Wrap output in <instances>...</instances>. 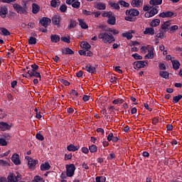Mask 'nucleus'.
Listing matches in <instances>:
<instances>
[{
  "instance_id": "obj_1",
  "label": "nucleus",
  "mask_w": 182,
  "mask_h": 182,
  "mask_svg": "<svg viewBox=\"0 0 182 182\" xmlns=\"http://www.w3.org/2000/svg\"><path fill=\"white\" fill-rule=\"evenodd\" d=\"M98 38L100 41H102L103 43H113V42L116 41V39H114V36H113V34L112 33H107V32H102L98 35Z\"/></svg>"
},
{
  "instance_id": "obj_2",
  "label": "nucleus",
  "mask_w": 182,
  "mask_h": 182,
  "mask_svg": "<svg viewBox=\"0 0 182 182\" xmlns=\"http://www.w3.org/2000/svg\"><path fill=\"white\" fill-rule=\"evenodd\" d=\"M125 15L127 16L125 17V21H128V22H134V21H136L134 17L139 16V15H140V11L136 9H130L126 10Z\"/></svg>"
},
{
  "instance_id": "obj_3",
  "label": "nucleus",
  "mask_w": 182,
  "mask_h": 182,
  "mask_svg": "<svg viewBox=\"0 0 182 182\" xmlns=\"http://www.w3.org/2000/svg\"><path fill=\"white\" fill-rule=\"evenodd\" d=\"M75 170H76V166H75V164H71L66 165L67 177H73V176H75Z\"/></svg>"
},
{
  "instance_id": "obj_4",
  "label": "nucleus",
  "mask_w": 182,
  "mask_h": 182,
  "mask_svg": "<svg viewBox=\"0 0 182 182\" xmlns=\"http://www.w3.org/2000/svg\"><path fill=\"white\" fill-rule=\"evenodd\" d=\"M26 159H28V168H31V170L35 168L36 166L39 163V161L38 159H33L31 156H27Z\"/></svg>"
},
{
  "instance_id": "obj_5",
  "label": "nucleus",
  "mask_w": 182,
  "mask_h": 182,
  "mask_svg": "<svg viewBox=\"0 0 182 182\" xmlns=\"http://www.w3.org/2000/svg\"><path fill=\"white\" fill-rule=\"evenodd\" d=\"M22 176L21 174H18L15 176V174L11 173L7 177L9 182H21Z\"/></svg>"
},
{
  "instance_id": "obj_6",
  "label": "nucleus",
  "mask_w": 182,
  "mask_h": 182,
  "mask_svg": "<svg viewBox=\"0 0 182 182\" xmlns=\"http://www.w3.org/2000/svg\"><path fill=\"white\" fill-rule=\"evenodd\" d=\"M51 22L52 20L48 17H43L42 19L39 21V23H41L44 28H48V26L50 25Z\"/></svg>"
},
{
  "instance_id": "obj_7",
  "label": "nucleus",
  "mask_w": 182,
  "mask_h": 182,
  "mask_svg": "<svg viewBox=\"0 0 182 182\" xmlns=\"http://www.w3.org/2000/svg\"><path fill=\"white\" fill-rule=\"evenodd\" d=\"M85 69H86V71L88 73H91V75H96V73H97L96 67L92 65V64H87Z\"/></svg>"
},
{
  "instance_id": "obj_8",
  "label": "nucleus",
  "mask_w": 182,
  "mask_h": 182,
  "mask_svg": "<svg viewBox=\"0 0 182 182\" xmlns=\"http://www.w3.org/2000/svg\"><path fill=\"white\" fill-rule=\"evenodd\" d=\"M62 21V17L59 15H55L52 18V22L55 26H60V21Z\"/></svg>"
},
{
  "instance_id": "obj_9",
  "label": "nucleus",
  "mask_w": 182,
  "mask_h": 182,
  "mask_svg": "<svg viewBox=\"0 0 182 182\" xmlns=\"http://www.w3.org/2000/svg\"><path fill=\"white\" fill-rule=\"evenodd\" d=\"M24 77H39L40 80H41V73L38 72V71H33L30 72V73H27L26 74V75H23Z\"/></svg>"
},
{
  "instance_id": "obj_10",
  "label": "nucleus",
  "mask_w": 182,
  "mask_h": 182,
  "mask_svg": "<svg viewBox=\"0 0 182 182\" xmlns=\"http://www.w3.org/2000/svg\"><path fill=\"white\" fill-rule=\"evenodd\" d=\"M132 65L134 66V69H141V68H144V66H146V64H144V61L143 60L135 61Z\"/></svg>"
},
{
  "instance_id": "obj_11",
  "label": "nucleus",
  "mask_w": 182,
  "mask_h": 182,
  "mask_svg": "<svg viewBox=\"0 0 182 182\" xmlns=\"http://www.w3.org/2000/svg\"><path fill=\"white\" fill-rule=\"evenodd\" d=\"M11 161L14 163L16 166H19L21 164V159H19V154H14L11 156Z\"/></svg>"
},
{
  "instance_id": "obj_12",
  "label": "nucleus",
  "mask_w": 182,
  "mask_h": 182,
  "mask_svg": "<svg viewBox=\"0 0 182 182\" xmlns=\"http://www.w3.org/2000/svg\"><path fill=\"white\" fill-rule=\"evenodd\" d=\"M131 5L133 8H140L143 6V0H132Z\"/></svg>"
},
{
  "instance_id": "obj_13",
  "label": "nucleus",
  "mask_w": 182,
  "mask_h": 182,
  "mask_svg": "<svg viewBox=\"0 0 182 182\" xmlns=\"http://www.w3.org/2000/svg\"><path fill=\"white\" fill-rule=\"evenodd\" d=\"M170 25H171V23H170L169 21H165L164 22V23L161 26V29L164 31V32H168L169 29H170Z\"/></svg>"
},
{
  "instance_id": "obj_14",
  "label": "nucleus",
  "mask_w": 182,
  "mask_h": 182,
  "mask_svg": "<svg viewBox=\"0 0 182 182\" xmlns=\"http://www.w3.org/2000/svg\"><path fill=\"white\" fill-rule=\"evenodd\" d=\"M174 16L173 11H166L159 14L160 18H172Z\"/></svg>"
},
{
  "instance_id": "obj_15",
  "label": "nucleus",
  "mask_w": 182,
  "mask_h": 182,
  "mask_svg": "<svg viewBox=\"0 0 182 182\" xmlns=\"http://www.w3.org/2000/svg\"><path fill=\"white\" fill-rule=\"evenodd\" d=\"M62 55H75V51L70 49V48H65L61 49Z\"/></svg>"
},
{
  "instance_id": "obj_16",
  "label": "nucleus",
  "mask_w": 182,
  "mask_h": 182,
  "mask_svg": "<svg viewBox=\"0 0 182 182\" xmlns=\"http://www.w3.org/2000/svg\"><path fill=\"white\" fill-rule=\"evenodd\" d=\"M50 39L52 43H58V42L60 41V36L57 34H51Z\"/></svg>"
},
{
  "instance_id": "obj_17",
  "label": "nucleus",
  "mask_w": 182,
  "mask_h": 182,
  "mask_svg": "<svg viewBox=\"0 0 182 182\" xmlns=\"http://www.w3.org/2000/svg\"><path fill=\"white\" fill-rule=\"evenodd\" d=\"M13 8L15 9L17 14H26L25 11H23L22 6L18 4H14Z\"/></svg>"
},
{
  "instance_id": "obj_18",
  "label": "nucleus",
  "mask_w": 182,
  "mask_h": 182,
  "mask_svg": "<svg viewBox=\"0 0 182 182\" xmlns=\"http://www.w3.org/2000/svg\"><path fill=\"white\" fill-rule=\"evenodd\" d=\"M0 129L2 132H5V130H10L11 126L6 122H1Z\"/></svg>"
},
{
  "instance_id": "obj_19",
  "label": "nucleus",
  "mask_w": 182,
  "mask_h": 182,
  "mask_svg": "<svg viewBox=\"0 0 182 182\" xmlns=\"http://www.w3.org/2000/svg\"><path fill=\"white\" fill-rule=\"evenodd\" d=\"M79 149H80V146L79 145L75 146L73 145V144H70L67 146V150L68 151H77Z\"/></svg>"
},
{
  "instance_id": "obj_20",
  "label": "nucleus",
  "mask_w": 182,
  "mask_h": 182,
  "mask_svg": "<svg viewBox=\"0 0 182 182\" xmlns=\"http://www.w3.org/2000/svg\"><path fill=\"white\" fill-rule=\"evenodd\" d=\"M0 33L3 36H10L11 32L9 30L6 29L5 27H0Z\"/></svg>"
},
{
  "instance_id": "obj_21",
  "label": "nucleus",
  "mask_w": 182,
  "mask_h": 182,
  "mask_svg": "<svg viewBox=\"0 0 182 182\" xmlns=\"http://www.w3.org/2000/svg\"><path fill=\"white\" fill-rule=\"evenodd\" d=\"M171 63H172L173 69H174V70H178V69H180V66L181 65L180 64V62L178 60H171Z\"/></svg>"
},
{
  "instance_id": "obj_22",
  "label": "nucleus",
  "mask_w": 182,
  "mask_h": 182,
  "mask_svg": "<svg viewBox=\"0 0 182 182\" xmlns=\"http://www.w3.org/2000/svg\"><path fill=\"white\" fill-rule=\"evenodd\" d=\"M107 23L109 25H116V17H114V14L112 13L110 17H108Z\"/></svg>"
},
{
  "instance_id": "obj_23",
  "label": "nucleus",
  "mask_w": 182,
  "mask_h": 182,
  "mask_svg": "<svg viewBox=\"0 0 182 182\" xmlns=\"http://www.w3.org/2000/svg\"><path fill=\"white\" fill-rule=\"evenodd\" d=\"M155 33V31L153 27L146 28L145 31H144V35H151L153 36Z\"/></svg>"
},
{
  "instance_id": "obj_24",
  "label": "nucleus",
  "mask_w": 182,
  "mask_h": 182,
  "mask_svg": "<svg viewBox=\"0 0 182 182\" xmlns=\"http://www.w3.org/2000/svg\"><path fill=\"white\" fill-rule=\"evenodd\" d=\"M39 11H41V6L39 5H38V4L34 3L32 4V12L34 14H38V12H39Z\"/></svg>"
},
{
  "instance_id": "obj_25",
  "label": "nucleus",
  "mask_w": 182,
  "mask_h": 182,
  "mask_svg": "<svg viewBox=\"0 0 182 182\" xmlns=\"http://www.w3.org/2000/svg\"><path fill=\"white\" fill-rule=\"evenodd\" d=\"M50 168V165L48 162L46 161L44 164L41 165V171H46Z\"/></svg>"
},
{
  "instance_id": "obj_26",
  "label": "nucleus",
  "mask_w": 182,
  "mask_h": 182,
  "mask_svg": "<svg viewBox=\"0 0 182 182\" xmlns=\"http://www.w3.org/2000/svg\"><path fill=\"white\" fill-rule=\"evenodd\" d=\"M77 21H78L79 25L82 29H87V28H89V26H87L86 22H85V21L83 19L78 18Z\"/></svg>"
},
{
  "instance_id": "obj_27",
  "label": "nucleus",
  "mask_w": 182,
  "mask_h": 182,
  "mask_svg": "<svg viewBox=\"0 0 182 182\" xmlns=\"http://www.w3.org/2000/svg\"><path fill=\"white\" fill-rule=\"evenodd\" d=\"M80 48L87 50L90 49V48H92V46H90V44L86 41H82V42H81Z\"/></svg>"
},
{
  "instance_id": "obj_28",
  "label": "nucleus",
  "mask_w": 182,
  "mask_h": 182,
  "mask_svg": "<svg viewBox=\"0 0 182 182\" xmlns=\"http://www.w3.org/2000/svg\"><path fill=\"white\" fill-rule=\"evenodd\" d=\"M6 14H8V9L3 7L0 9V16L2 18H6Z\"/></svg>"
},
{
  "instance_id": "obj_29",
  "label": "nucleus",
  "mask_w": 182,
  "mask_h": 182,
  "mask_svg": "<svg viewBox=\"0 0 182 182\" xmlns=\"http://www.w3.org/2000/svg\"><path fill=\"white\" fill-rule=\"evenodd\" d=\"M150 25L152 28L159 26V25H160V19L155 18V19L152 20L150 23Z\"/></svg>"
},
{
  "instance_id": "obj_30",
  "label": "nucleus",
  "mask_w": 182,
  "mask_h": 182,
  "mask_svg": "<svg viewBox=\"0 0 182 182\" xmlns=\"http://www.w3.org/2000/svg\"><path fill=\"white\" fill-rule=\"evenodd\" d=\"M60 5V0H51L50 6L53 8H58Z\"/></svg>"
},
{
  "instance_id": "obj_31",
  "label": "nucleus",
  "mask_w": 182,
  "mask_h": 182,
  "mask_svg": "<svg viewBox=\"0 0 182 182\" xmlns=\"http://www.w3.org/2000/svg\"><path fill=\"white\" fill-rule=\"evenodd\" d=\"M96 8L99 9V11H105V9H106V4H105V3H97Z\"/></svg>"
},
{
  "instance_id": "obj_32",
  "label": "nucleus",
  "mask_w": 182,
  "mask_h": 182,
  "mask_svg": "<svg viewBox=\"0 0 182 182\" xmlns=\"http://www.w3.org/2000/svg\"><path fill=\"white\" fill-rule=\"evenodd\" d=\"M77 23H76V21L70 19V25L68 26V29H72L73 28H76Z\"/></svg>"
},
{
  "instance_id": "obj_33",
  "label": "nucleus",
  "mask_w": 182,
  "mask_h": 182,
  "mask_svg": "<svg viewBox=\"0 0 182 182\" xmlns=\"http://www.w3.org/2000/svg\"><path fill=\"white\" fill-rule=\"evenodd\" d=\"M38 69H39V65H36V64H32L31 65V70H28L27 73H30V72L33 73V72H37Z\"/></svg>"
},
{
  "instance_id": "obj_34",
  "label": "nucleus",
  "mask_w": 182,
  "mask_h": 182,
  "mask_svg": "<svg viewBox=\"0 0 182 182\" xmlns=\"http://www.w3.org/2000/svg\"><path fill=\"white\" fill-rule=\"evenodd\" d=\"M159 75H161V77H164V79H168L170 74L167 71H161Z\"/></svg>"
},
{
  "instance_id": "obj_35",
  "label": "nucleus",
  "mask_w": 182,
  "mask_h": 182,
  "mask_svg": "<svg viewBox=\"0 0 182 182\" xmlns=\"http://www.w3.org/2000/svg\"><path fill=\"white\" fill-rule=\"evenodd\" d=\"M109 5L112 6V8L116 9V11H119V9H120V4L119 1L117 3L111 2Z\"/></svg>"
},
{
  "instance_id": "obj_36",
  "label": "nucleus",
  "mask_w": 182,
  "mask_h": 182,
  "mask_svg": "<svg viewBox=\"0 0 182 182\" xmlns=\"http://www.w3.org/2000/svg\"><path fill=\"white\" fill-rule=\"evenodd\" d=\"M157 8H159V6H156V7H153L149 13L151 14V16H154V15H157V14H159V9H157Z\"/></svg>"
},
{
  "instance_id": "obj_37",
  "label": "nucleus",
  "mask_w": 182,
  "mask_h": 182,
  "mask_svg": "<svg viewBox=\"0 0 182 182\" xmlns=\"http://www.w3.org/2000/svg\"><path fill=\"white\" fill-rule=\"evenodd\" d=\"M122 36L123 38H127L128 41H130V39L133 38V35L132 34V33H130V31L127 33H123Z\"/></svg>"
},
{
  "instance_id": "obj_38",
  "label": "nucleus",
  "mask_w": 182,
  "mask_h": 182,
  "mask_svg": "<svg viewBox=\"0 0 182 182\" xmlns=\"http://www.w3.org/2000/svg\"><path fill=\"white\" fill-rule=\"evenodd\" d=\"M149 4L150 5H161L163 0H151Z\"/></svg>"
},
{
  "instance_id": "obj_39",
  "label": "nucleus",
  "mask_w": 182,
  "mask_h": 182,
  "mask_svg": "<svg viewBox=\"0 0 182 182\" xmlns=\"http://www.w3.org/2000/svg\"><path fill=\"white\" fill-rule=\"evenodd\" d=\"M177 29H178V26L177 25L169 26V33H174Z\"/></svg>"
},
{
  "instance_id": "obj_40",
  "label": "nucleus",
  "mask_w": 182,
  "mask_h": 182,
  "mask_svg": "<svg viewBox=\"0 0 182 182\" xmlns=\"http://www.w3.org/2000/svg\"><path fill=\"white\" fill-rule=\"evenodd\" d=\"M181 99H182V95H178V96L173 97L172 102L174 104L178 103V102H180V100H181Z\"/></svg>"
},
{
  "instance_id": "obj_41",
  "label": "nucleus",
  "mask_w": 182,
  "mask_h": 182,
  "mask_svg": "<svg viewBox=\"0 0 182 182\" xmlns=\"http://www.w3.org/2000/svg\"><path fill=\"white\" fill-rule=\"evenodd\" d=\"M36 38L31 36L28 39V45H36Z\"/></svg>"
},
{
  "instance_id": "obj_42",
  "label": "nucleus",
  "mask_w": 182,
  "mask_h": 182,
  "mask_svg": "<svg viewBox=\"0 0 182 182\" xmlns=\"http://www.w3.org/2000/svg\"><path fill=\"white\" fill-rule=\"evenodd\" d=\"M89 150L90 153H96V151H97V146L95 144H92L89 146Z\"/></svg>"
},
{
  "instance_id": "obj_43",
  "label": "nucleus",
  "mask_w": 182,
  "mask_h": 182,
  "mask_svg": "<svg viewBox=\"0 0 182 182\" xmlns=\"http://www.w3.org/2000/svg\"><path fill=\"white\" fill-rule=\"evenodd\" d=\"M132 56L134 58V59H135V60H141V59H143V57L139 55L137 53L132 54Z\"/></svg>"
},
{
  "instance_id": "obj_44",
  "label": "nucleus",
  "mask_w": 182,
  "mask_h": 182,
  "mask_svg": "<svg viewBox=\"0 0 182 182\" xmlns=\"http://www.w3.org/2000/svg\"><path fill=\"white\" fill-rule=\"evenodd\" d=\"M154 58V53L151 50L145 55V59H153Z\"/></svg>"
},
{
  "instance_id": "obj_45",
  "label": "nucleus",
  "mask_w": 182,
  "mask_h": 182,
  "mask_svg": "<svg viewBox=\"0 0 182 182\" xmlns=\"http://www.w3.org/2000/svg\"><path fill=\"white\" fill-rule=\"evenodd\" d=\"M119 5L121 6H124V8H129L130 6V4L123 0L119 1Z\"/></svg>"
},
{
  "instance_id": "obj_46",
  "label": "nucleus",
  "mask_w": 182,
  "mask_h": 182,
  "mask_svg": "<svg viewBox=\"0 0 182 182\" xmlns=\"http://www.w3.org/2000/svg\"><path fill=\"white\" fill-rule=\"evenodd\" d=\"M96 182H106V177L105 176H97L95 178Z\"/></svg>"
},
{
  "instance_id": "obj_47",
  "label": "nucleus",
  "mask_w": 182,
  "mask_h": 182,
  "mask_svg": "<svg viewBox=\"0 0 182 182\" xmlns=\"http://www.w3.org/2000/svg\"><path fill=\"white\" fill-rule=\"evenodd\" d=\"M111 15H113V12L112 11H105L102 14V16L103 18H109L111 16Z\"/></svg>"
},
{
  "instance_id": "obj_48",
  "label": "nucleus",
  "mask_w": 182,
  "mask_h": 182,
  "mask_svg": "<svg viewBox=\"0 0 182 182\" xmlns=\"http://www.w3.org/2000/svg\"><path fill=\"white\" fill-rule=\"evenodd\" d=\"M36 139L40 141H43L45 140V137L41 133H37L36 134Z\"/></svg>"
},
{
  "instance_id": "obj_49",
  "label": "nucleus",
  "mask_w": 182,
  "mask_h": 182,
  "mask_svg": "<svg viewBox=\"0 0 182 182\" xmlns=\"http://www.w3.org/2000/svg\"><path fill=\"white\" fill-rule=\"evenodd\" d=\"M59 82L60 83H62L63 85H64L65 86H70V82H69V81L64 80L63 78H60L59 80Z\"/></svg>"
},
{
  "instance_id": "obj_50",
  "label": "nucleus",
  "mask_w": 182,
  "mask_h": 182,
  "mask_svg": "<svg viewBox=\"0 0 182 182\" xmlns=\"http://www.w3.org/2000/svg\"><path fill=\"white\" fill-rule=\"evenodd\" d=\"M112 103H113L114 105H119H119H122V103H124V100L118 98V99H117V100H114L112 102Z\"/></svg>"
},
{
  "instance_id": "obj_51",
  "label": "nucleus",
  "mask_w": 182,
  "mask_h": 182,
  "mask_svg": "<svg viewBox=\"0 0 182 182\" xmlns=\"http://www.w3.org/2000/svg\"><path fill=\"white\" fill-rule=\"evenodd\" d=\"M73 8H76L77 9H79L80 8V3L79 1L75 0L74 3L72 4Z\"/></svg>"
},
{
  "instance_id": "obj_52",
  "label": "nucleus",
  "mask_w": 182,
  "mask_h": 182,
  "mask_svg": "<svg viewBox=\"0 0 182 182\" xmlns=\"http://www.w3.org/2000/svg\"><path fill=\"white\" fill-rule=\"evenodd\" d=\"M164 31H161V29H159V33H157L156 38H159V39H164Z\"/></svg>"
},
{
  "instance_id": "obj_53",
  "label": "nucleus",
  "mask_w": 182,
  "mask_h": 182,
  "mask_svg": "<svg viewBox=\"0 0 182 182\" xmlns=\"http://www.w3.org/2000/svg\"><path fill=\"white\" fill-rule=\"evenodd\" d=\"M60 12L65 13L66 11H68V6L65 4H63L60 6Z\"/></svg>"
},
{
  "instance_id": "obj_54",
  "label": "nucleus",
  "mask_w": 182,
  "mask_h": 182,
  "mask_svg": "<svg viewBox=\"0 0 182 182\" xmlns=\"http://www.w3.org/2000/svg\"><path fill=\"white\" fill-rule=\"evenodd\" d=\"M61 41L65 43H70V37H61Z\"/></svg>"
},
{
  "instance_id": "obj_55",
  "label": "nucleus",
  "mask_w": 182,
  "mask_h": 182,
  "mask_svg": "<svg viewBox=\"0 0 182 182\" xmlns=\"http://www.w3.org/2000/svg\"><path fill=\"white\" fill-rule=\"evenodd\" d=\"M0 146H8V141L4 138H0Z\"/></svg>"
},
{
  "instance_id": "obj_56",
  "label": "nucleus",
  "mask_w": 182,
  "mask_h": 182,
  "mask_svg": "<svg viewBox=\"0 0 182 182\" xmlns=\"http://www.w3.org/2000/svg\"><path fill=\"white\" fill-rule=\"evenodd\" d=\"M83 15H85V16H90L93 15V12L87 11V10H82Z\"/></svg>"
},
{
  "instance_id": "obj_57",
  "label": "nucleus",
  "mask_w": 182,
  "mask_h": 182,
  "mask_svg": "<svg viewBox=\"0 0 182 182\" xmlns=\"http://www.w3.org/2000/svg\"><path fill=\"white\" fill-rule=\"evenodd\" d=\"M109 32H111V33H113V35H119V33H120V31H119V30H116V29H112V28H109Z\"/></svg>"
},
{
  "instance_id": "obj_58",
  "label": "nucleus",
  "mask_w": 182,
  "mask_h": 182,
  "mask_svg": "<svg viewBox=\"0 0 182 182\" xmlns=\"http://www.w3.org/2000/svg\"><path fill=\"white\" fill-rule=\"evenodd\" d=\"M109 82L111 83H113V85H116V83L117 82V77L111 76V77L109 79Z\"/></svg>"
},
{
  "instance_id": "obj_59",
  "label": "nucleus",
  "mask_w": 182,
  "mask_h": 182,
  "mask_svg": "<svg viewBox=\"0 0 182 182\" xmlns=\"http://www.w3.org/2000/svg\"><path fill=\"white\" fill-rule=\"evenodd\" d=\"M34 181L36 182H42L43 181V178L39 176H36L34 177Z\"/></svg>"
},
{
  "instance_id": "obj_60",
  "label": "nucleus",
  "mask_w": 182,
  "mask_h": 182,
  "mask_svg": "<svg viewBox=\"0 0 182 182\" xmlns=\"http://www.w3.org/2000/svg\"><path fill=\"white\" fill-rule=\"evenodd\" d=\"M21 6H22L23 10L25 12V14H26V12H28V6H27L26 3L23 2Z\"/></svg>"
},
{
  "instance_id": "obj_61",
  "label": "nucleus",
  "mask_w": 182,
  "mask_h": 182,
  "mask_svg": "<svg viewBox=\"0 0 182 182\" xmlns=\"http://www.w3.org/2000/svg\"><path fill=\"white\" fill-rule=\"evenodd\" d=\"M113 159H116V154L114 153H111L107 156V160H113Z\"/></svg>"
},
{
  "instance_id": "obj_62",
  "label": "nucleus",
  "mask_w": 182,
  "mask_h": 182,
  "mask_svg": "<svg viewBox=\"0 0 182 182\" xmlns=\"http://www.w3.org/2000/svg\"><path fill=\"white\" fill-rule=\"evenodd\" d=\"M70 95H71L72 96H75L76 97H79V93L75 90H72Z\"/></svg>"
},
{
  "instance_id": "obj_63",
  "label": "nucleus",
  "mask_w": 182,
  "mask_h": 182,
  "mask_svg": "<svg viewBox=\"0 0 182 182\" xmlns=\"http://www.w3.org/2000/svg\"><path fill=\"white\" fill-rule=\"evenodd\" d=\"M81 151L84 154H87V153H89V149H87V147H82Z\"/></svg>"
},
{
  "instance_id": "obj_64",
  "label": "nucleus",
  "mask_w": 182,
  "mask_h": 182,
  "mask_svg": "<svg viewBox=\"0 0 182 182\" xmlns=\"http://www.w3.org/2000/svg\"><path fill=\"white\" fill-rule=\"evenodd\" d=\"M113 137H114V136H113V133H109V134H108V136H107V140H108V141H112V140H113Z\"/></svg>"
}]
</instances>
